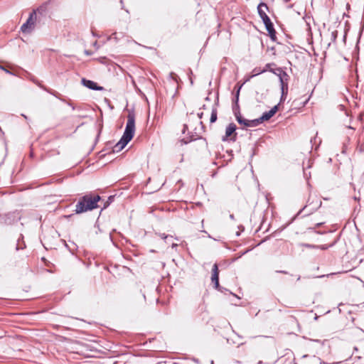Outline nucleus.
<instances>
[{"label": "nucleus", "instance_id": "f704fd0d", "mask_svg": "<svg viewBox=\"0 0 364 364\" xmlns=\"http://www.w3.org/2000/svg\"><path fill=\"white\" fill-rule=\"evenodd\" d=\"M177 246H178V245L176 243H172V245H171L172 248H174Z\"/></svg>", "mask_w": 364, "mask_h": 364}, {"label": "nucleus", "instance_id": "2eb2a0df", "mask_svg": "<svg viewBox=\"0 0 364 364\" xmlns=\"http://www.w3.org/2000/svg\"><path fill=\"white\" fill-rule=\"evenodd\" d=\"M336 241H334L333 242H332L331 244L330 245H317L316 246V249H320L321 250H328L329 247H333L335 244H336Z\"/></svg>", "mask_w": 364, "mask_h": 364}, {"label": "nucleus", "instance_id": "ddd939ff", "mask_svg": "<svg viewBox=\"0 0 364 364\" xmlns=\"http://www.w3.org/2000/svg\"><path fill=\"white\" fill-rule=\"evenodd\" d=\"M217 119H218L217 109H216V107H213L212 112H211V116H210V123L215 122Z\"/></svg>", "mask_w": 364, "mask_h": 364}, {"label": "nucleus", "instance_id": "ea45409f", "mask_svg": "<svg viewBox=\"0 0 364 364\" xmlns=\"http://www.w3.org/2000/svg\"><path fill=\"white\" fill-rule=\"evenodd\" d=\"M308 356H309L308 355H304L302 356V358H307Z\"/></svg>", "mask_w": 364, "mask_h": 364}, {"label": "nucleus", "instance_id": "a18cd8bd", "mask_svg": "<svg viewBox=\"0 0 364 364\" xmlns=\"http://www.w3.org/2000/svg\"><path fill=\"white\" fill-rule=\"evenodd\" d=\"M202 108L205 109V105H203Z\"/></svg>", "mask_w": 364, "mask_h": 364}, {"label": "nucleus", "instance_id": "0eeeda50", "mask_svg": "<svg viewBox=\"0 0 364 364\" xmlns=\"http://www.w3.org/2000/svg\"><path fill=\"white\" fill-rule=\"evenodd\" d=\"M211 281L214 284V287L216 289L220 290V284H219V270L218 266L216 263H215L212 268V277Z\"/></svg>", "mask_w": 364, "mask_h": 364}, {"label": "nucleus", "instance_id": "423d86ee", "mask_svg": "<svg viewBox=\"0 0 364 364\" xmlns=\"http://www.w3.org/2000/svg\"><path fill=\"white\" fill-rule=\"evenodd\" d=\"M237 127L234 123H230L226 127L225 134L222 137V141H225L228 140V138L233 135L232 140L235 141L236 139V131Z\"/></svg>", "mask_w": 364, "mask_h": 364}, {"label": "nucleus", "instance_id": "f03ea898", "mask_svg": "<svg viewBox=\"0 0 364 364\" xmlns=\"http://www.w3.org/2000/svg\"><path fill=\"white\" fill-rule=\"evenodd\" d=\"M101 199L99 195L86 194L79 198L75 211L77 214H80L92 210L98 207L97 203Z\"/></svg>", "mask_w": 364, "mask_h": 364}, {"label": "nucleus", "instance_id": "72a5a7b5", "mask_svg": "<svg viewBox=\"0 0 364 364\" xmlns=\"http://www.w3.org/2000/svg\"><path fill=\"white\" fill-rule=\"evenodd\" d=\"M230 218L231 220H234V219H235V216H234V215H233V214H230Z\"/></svg>", "mask_w": 364, "mask_h": 364}, {"label": "nucleus", "instance_id": "9b49d317", "mask_svg": "<svg viewBox=\"0 0 364 364\" xmlns=\"http://www.w3.org/2000/svg\"><path fill=\"white\" fill-rule=\"evenodd\" d=\"M35 83H36L38 86H40L41 88H43L44 90H46L47 92H48L49 93L53 95L55 97H58V99H60V100H62L63 102H65V101L64 100H62L60 99L55 92H50L49 91L47 88L44 87L43 86L41 85L38 82H36V81H34ZM66 103L68 104V105L72 107L73 109H75V106L70 102H66Z\"/></svg>", "mask_w": 364, "mask_h": 364}, {"label": "nucleus", "instance_id": "7ed1b4c3", "mask_svg": "<svg viewBox=\"0 0 364 364\" xmlns=\"http://www.w3.org/2000/svg\"><path fill=\"white\" fill-rule=\"evenodd\" d=\"M269 71L273 73L274 74L277 75L279 77V82H280V86H281V97H280V103L285 101L287 93H288V78L289 75L288 74L282 70L281 68H278L274 71L272 69H269Z\"/></svg>", "mask_w": 364, "mask_h": 364}, {"label": "nucleus", "instance_id": "49530a36", "mask_svg": "<svg viewBox=\"0 0 364 364\" xmlns=\"http://www.w3.org/2000/svg\"><path fill=\"white\" fill-rule=\"evenodd\" d=\"M300 278H301V277H300V276H299V277H297V280H299V279H300Z\"/></svg>", "mask_w": 364, "mask_h": 364}, {"label": "nucleus", "instance_id": "2f4dec72", "mask_svg": "<svg viewBox=\"0 0 364 364\" xmlns=\"http://www.w3.org/2000/svg\"><path fill=\"white\" fill-rule=\"evenodd\" d=\"M238 228L240 229V231H244L245 230V228L242 225L238 226Z\"/></svg>", "mask_w": 364, "mask_h": 364}, {"label": "nucleus", "instance_id": "4468645a", "mask_svg": "<svg viewBox=\"0 0 364 364\" xmlns=\"http://www.w3.org/2000/svg\"><path fill=\"white\" fill-rule=\"evenodd\" d=\"M267 71V69L264 68V69H261L260 68H255V69H253L252 70V76H257L259 74H262L263 73H265Z\"/></svg>", "mask_w": 364, "mask_h": 364}, {"label": "nucleus", "instance_id": "f8f14e48", "mask_svg": "<svg viewBox=\"0 0 364 364\" xmlns=\"http://www.w3.org/2000/svg\"><path fill=\"white\" fill-rule=\"evenodd\" d=\"M248 123H249L248 124L249 125L247 126V127H257L258 125H259L262 122H260V117H259L257 119H252V120H249Z\"/></svg>", "mask_w": 364, "mask_h": 364}, {"label": "nucleus", "instance_id": "dca6fc26", "mask_svg": "<svg viewBox=\"0 0 364 364\" xmlns=\"http://www.w3.org/2000/svg\"><path fill=\"white\" fill-rule=\"evenodd\" d=\"M114 196H109L107 200L104 203L103 208H107L114 201Z\"/></svg>", "mask_w": 364, "mask_h": 364}, {"label": "nucleus", "instance_id": "1a4fd4ad", "mask_svg": "<svg viewBox=\"0 0 364 364\" xmlns=\"http://www.w3.org/2000/svg\"><path fill=\"white\" fill-rule=\"evenodd\" d=\"M279 104L274 105L269 111L264 112L260 117V122H264L270 119L278 111Z\"/></svg>", "mask_w": 364, "mask_h": 364}, {"label": "nucleus", "instance_id": "7c9ffc66", "mask_svg": "<svg viewBox=\"0 0 364 364\" xmlns=\"http://www.w3.org/2000/svg\"><path fill=\"white\" fill-rule=\"evenodd\" d=\"M271 65H272L271 63H267L264 68L267 69V70L268 69H269Z\"/></svg>", "mask_w": 364, "mask_h": 364}, {"label": "nucleus", "instance_id": "e433bc0d", "mask_svg": "<svg viewBox=\"0 0 364 364\" xmlns=\"http://www.w3.org/2000/svg\"><path fill=\"white\" fill-rule=\"evenodd\" d=\"M240 235V232H236V235H237V236H239Z\"/></svg>", "mask_w": 364, "mask_h": 364}, {"label": "nucleus", "instance_id": "f3484780", "mask_svg": "<svg viewBox=\"0 0 364 364\" xmlns=\"http://www.w3.org/2000/svg\"><path fill=\"white\" fill-rule=\"evenodd\" d=\"M264 24L265 26V28H266V30L267 31V32L275 30L274 28V25L271 21L266 22Z\"/></svg>", "mask_w": 364, "mask_h": 364}, {"label": "nucleus", "instance_id": "9d476101", "mask_svg": "<svg viewBox=\"0 0 364 364\" xmlns=\"http://www.w3.org/2000/svg\"><path fill=\"white\" fill-rule=\"evenodd\" d=\"M235 118H236V120L237 121V122L240 124H242L244 125L245 127H247L249 125L248 122H249V120L248 119H246L245 118H243L240 112H235Z\"/></svg>", "mask_w": 364, "mask_h": 364}, {"label": "nucleus", "instance_id": "c03bdc74", "mask_svg": "<svg viewBox=\"0 0 364 364\" xmlns=\"http://www.w3.org/2000/svg\"><path fill=\"white\" fill-rule=\"evenodd\" d=\"M94 46H97V41H95V42L94 43Z\"/></svg>", "mask_w": 364, "mask_h": 364}, {"label": "nucleus", "instance_id": "6ab92c4d", "mask_svg": "<svg viewBox=\"0 0 364 364\" xmlns=\"http://www.w3.org/2000/svg\"><path fill=\"white\" fill-rule=\"evenodd\" d=\"M25 247H26L25 242H23V243L20 244V239H18V242H17L16 247V250H23Z\"/></svg>", "mask_w": 364, "mask_h": 364}, {"label": "nucleus", "instance_id": "79ce46f5", "mask_svg": "<svg viewBox=\"0 0 364 364\" xmlns=\"http://www.w3.org/2000/svg\"><path fill=\"white\" fill-rule=\"evenodd\" d=\"M325 277V275H321V276H319L318 277L319 278H322V277Z\"/></svg>", "mask_w": 364, "mask_h": 364}, {"label": "nucleus", "instance_id": "58836bf2", "mask_svg": "<svg viewBox=\"0 0 364 364\" xmlns=\"http://www.w3.org/2000/svg\"><path fill=\"white\" fill-rule=\"evenodd\" d=\"M315 342H317V343H321V341L319 340H314Z\"/></svg>", "mask_w": 364, "mask_h": 364}, {"label": "nucleus", "instance_id": "cd10ccee", "mask_svg": "<svg viewBox=\"0 0 364 364\" xmlns=\"http://www.w3.org/2000/svg\"><path fill=\"white\" fill-rule=\"evenodd\" d=\"M316 208H313L312 210H311L310 211H309L307 213H306V214L304 215V216H306V215H310V214L313 213L316 210Z\"/></svg>", "mask_w": 364, "mask_h": 364}, {"label": "nucleus", "instance_id": "c85d7f7f", "mask_svg": "<svg viewBox=\"0 0 364 364\" xmlns=\"http://www.w3.org/2000/svg\"><path fill=\"white\" fill-rule=\"evenodd\" d=\"M254 77V76H252V74L251 75H250V76L247 77L245 78V80L244 83H245V82H247L250 81V79H251L252 77Z\"/></svg>", "mask_w": 364, "mask_h": 364}, {"label": "nucleus", "instance_id": "6e6552de", "mask_svg": "<svg viewBox=\"0 0 364 364\" xmlns=\"http://www.w3.org/2000/svg\"><path fill=\"white\" fill-rule=\"evenodd\" d=\"M81 82L85 87H86L88 89L92 90L101 91V90H104L103 87L98 85L95 82L90 80H87L85 78H82L81 80Z\"/></svg>", "mask_w": 364, "mask_h": 364}, {"label": "nucleus", "instance_id": "4be33fe9", "mask_svg": "<svg viewBox=\"0 0 364 364\" xmlns=\"http://www.w3.org/2000/svg\"><path fill=\"white\" fill-rule=\"evenodd\" d=\"M169 77L170 78H171L173 80H174L175 82H178V77L176 74H175L174 73H171L169 74Z\"/></svg>", "mask_w": 364, "mask_h": 364}, {"label": "nucleus", "instance_id": "bb28decb", "mask_svg": "<svg viewBox=\"0 0 364 364\" xmlns=\"http://www.w3.org/2000/svg\"><path fill=\"white\" fill-rule=\"evenodd\" d=\"M0 69L5 71L6 73H9V74H13L11 71H9L8 69H6V68H4V66L1 65H0Z\"/></svg>", "mask_w": 364, "mask_h": 364}, {"label": "nucleus", "instance_id": "5701e85b", "mask_svg": "<svg viewBox=\"0 0 364 364\" xmlns=\"http://www.w3.org/2000/svg\"><path fill=\"white\" fill-rule=\"evenodd\" d=\"M159 237H161L162 239L166 240L172 238V236L166 235L165 233H160Z\"/></svg>", "mask_w": 364, "mask_h": 364}, {"label": "nucleus", "instance_id": "c756f323", "mask_svg": "<svg viewBox=\"0 0 364 364\" xmlns=\"http://www.w3.org/2000/svg\"><path fill=\"white\" fill-rule=\"evenodd\" d=\"M18 239H20V244L23 243V242H24L23 235H21Z\"/></svg>", "mask_w": 364, "mask_h": 364}, {"label": "nucleus", "instance_id": "a211bd4d", "mask_svg": "<svg viewBox=\"0 0 364 364\" xmlns=\"http://www.w3.org/2000/svg\"><path fill=\"white\" fill-rule=\"evenodd\" d=\"M33 11H36V14L38 13L42 15L46 11V6L42 5Z\"/></svg>", "mask_w": 364, "mask_h": 364}, {"label": "nucleus", "instance_id": "412c9836", "mask_svg": "<svg viewBox=\"0 0 364 364\" xmlns=\"http://www.w3.org/2000/svg\"><path fill=\"white\" fill-rule=\"evenodd\" d=\"M299 246L305 247L307 248H312V249H316V246L315 245L308 244V243H300Z\"/></svg>", "mask_w": 364, "mask_h": 364}, {"label": "nucleus", "instance_id": "b1692460", "mask_svg": "<svg viewBox=\"0 0 364 364\" xmlns=\"http://www.w3.org/2000/svg\"><path fill=\"white\" fill-rule=\"evenodd\" d=\"M112 39H114V41L116 42H118V37L117 36V33H112L109 38H108V41H111Z\"/></svg>", "mask_w": 364, "mask_h": 364}, {"label": "nucleus", "instance_id": "39448f33", "mask_svg": "<svg viewBox=\"0 0 364 364\" xmlns=\"http://www.w3.org/2000/svg\"><path fill=\"white\" fill-rule=\"evenodd\" d=\"M266 11H269V7L267 6V4L264 2L259 3L257 6V11L264 23L271 21L269 16L267 15Z\"/></svg>", "mask_w": 364, "mask_h": 364}, {"label": "nucleus", "instance_id": "aec40b11", "mask_svg": "<svg viewBox=\"0 0 364 364\" xmlns=\"http://www.w3.org/2000/svg\"><path fill=\"white\" fill-rule=\"evenodd\" d=\"M268 33H269V36L271 40L273 41H275L276 38H277L276 31L275 30L271 31L268 32Z\"/></svg>", "mask_w": 364, "mask_h": 364}, {"label": "nucleus", "instance_id": "37998d69", "mask_svg": "<svg viewBox=\"0 0 364 364\" xmlns=\"http://www.w3.org/2000/svg\"><path fill=\"white\" fill-rule=\"evenodd\" d=\"M120 3L122 5L123 4V0H120Z\"/></svg>", "mask_w": 364, "mask_h": 364}, {"label": "nucleus", "instance_id": "a878e982", "mask_svg": "<svg viewBox=\"0 0 364 364\" xmlns=\"http://www.w3.org/2000/svg\"><path fill=\"white\" fill-rule=\"evenodd\" d=\"M307 207V205H305L303 208H301L299 212L298 213L294 216V218L292 219V220H294L299 215H300L305 209Z\"/></svg>", "mask_w": 364, "mask_h": 364}, {"label": "nucleus", "instance_id": "4c0bfd02", "mask_svg": "<svg viewBox=\"0 0 364 364\" xmlns=\"http://www.w3.org/2000/svg\"><path fill=\"white\" fill-rule=\"evenodd\" d=\"M85 53H86L87 55H90V52H89V51H87V50H85Z\"/></svg>", "mask_w": 364, "mask_h": 364}, {"label": "nucleus", "instance_id": "f257e3e1", "mask_svg": "<svg viewBox=\"0 0 364 364\" xmlns=\"http://www.w3.org/2000/svg\"><path fill=\"white\" fill-rule=\"evenodd\" d=\"M135 132V117L134 114L129 113L127 122L122 136L114 146L112 151L119 152L132 139Z\"/></svg>", "mask_w": 364, "mask_h": 364}, {"label": "nucleus", "instance_id": "de8ad7c7", "mask_svg": "<svg viewBox=\"0 0 364 364\" xmlns=\"http://www.w3.org/2000/svg\"><path fill=\"white\" fill-rule=\"evenodd\" d=\"M210 364H213V360L210 362Z\"/></svg>", "mask_w": 364, "mask_h": 364}, {"label": "nucleus", "instance_id": "a19ab883", "mask_svg": "<svg viewBox=\"0 0 364 364\" xmlns=\"http://www.w3.org/2000/svg\"><path fill=\"white\" fill-rule=\"evenodd\" d=\"M165 241H166V243L170 242V240H165Z\"/></svg>", "mask_w": 364, "mask_h": 364}, {"label": "nucleus", "instance_id": "20e7f679", "mask_svg": "<svg viewBox=\"0 0 364 364\" xmlns=\"http://www.w3.org/2000/svg\"><path fill=\"white\" fill-rule=\"evenodd\" d=\"M37 20L36 11H33L26 21L21 26V31L23 33H30L35 27V23Z\"/></svg>", "mask_w": 364, "mask_h": 364}, {"label": "nucleus", "instance_id": "393cba45", "mask_svg": "<svg viewBox=\"0 0 364 364\" xmlns=\"http://www.w3.org/2000/svg\"><path fill=\"white\" fill-rule=\"evenodd\" d=\"M241 86L238 88L236 95H235V103H237L239 100V95H240V90Z\"/></svg>", "mask_w": 364, "mask_h": 364}, {"label": "nucleus", "instance_id": "473e14b6", "mask_svg": "<svg viewBox=\"0 0 364 364\" xmlns=\"http://www.w3.org/2000/svg\"><path fill=\"white\" fill-rule=\"evenodd\" d=\"M203 112L198 113V118H199V119H201V118H202V117H203Z\"/></svg>", "mask_w": 364, "mask_h": 364}, {"label": "nucleus", "instance_id": "c9c22d12", "mask_svg": "<svg viewBox=\"0 0 364 364\" xmlns=\"http://www.w3.org/2000/svg\"><path fill=\"white\" fill-rule=\"evenodd\" d=\"M277 272L282 273V274H287V272L286 271H277Z\"/></svg>", "mask_w": 364, "mask_h": 364}]
</instances>
